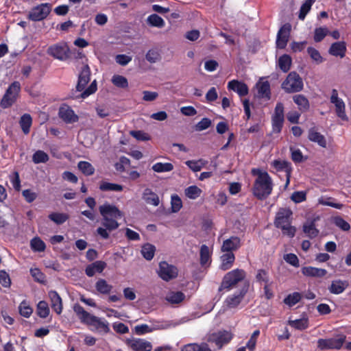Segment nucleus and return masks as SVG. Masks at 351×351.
I'll return each mask as SVG.
<instances>
[{"mask_svg": "<svg viewBox=\"0 0 351 351\" xmlns=\"http://www.w3.org/2000/svg\"><path fill=\"white\" fill-rule=\"evenodd\" d=\"M246 276L243 269H235L228 272L223 277L222 285H236Z\"/></svg>", "mask_w": 351, "mask_h": 351, "instance_id": "nucleus-12", "label": "nucleus"}, {"mask_svg": "<svg viewBox=\"0 0 351 351\" xmlns=\"http://www.w3.org/2000/svg\"><path fill=\"white\" fill-rule=\"evenodd\" d=\"M73 311L81 322L92 327V330L103 333L109 332V324L105 319L90 314L79 304L74 305Z\"/></svg>", "mask_w": 351, "mask_h": 351, "instance_id": "nucleus-1", "label": "nucleus"}, {"mask_svg": "<svg viewBox=\"0 0 351 351\" xmlns=\"http://www.w3.org/2000/svg\"><path fill=\"white\" fill-rule=\"evenodd\" d=\"M112 82L119 88H125L128 86V82L126 77L120 75H114L112 77Z\"/></svg>", "mask_w": 351, "mask_h": 351, "instance_id": "nucleus-48", "label": "nucleus"}, {"mask_svg": "<svg viewBox=\"0 0 351 351\" xmlns=\"http://www.w3.org/2000/svg\"><path fill=\"white\" fill-rule=\"evenodd\" d=\"M99 189L103 191H121L123 186L118 184L102 182L99 185Z\"/></svg>", "mask_w": 351, "mask_h": 351, "instance_id": "nucleus-45", "label": "nucleus"}, {"mask_svg": "<svg viewBox=\"0 0 351 351\" xmlns=\"http://www.w3.org/2000/svg\"><path fill=\"white\" fill-rule=\"evenodd\" d=\"M304 233L310 238H315L319 233L313 221L306 222L303 226Z\"/></svg>", "mask_w": 351, "mask_h": 351, "instance_id": "nucleus-40", "label": "nucleus"}, {"mask_svg": "<svg viewBox=\"0 0 351 351\" xmlns=\"http://www.w3.org/2000/svg\"><path fill=\"white\" fill-rule=\"evenodd\" d=\"M211 125V121L208 118H203L199 122L195 125L197 131H202L210 127Z\"/></svg>", "mask_w": 351, "mask_h": 351, "instance_id": "nucleus-64", "label": "nucleus"}, {"mask_svg": "<svg viewBox=\"0 0 351 351\" xmlns=\"http://www.w3.org/2000/svg\"><path fill=\"white\" fill-rule=\"evenodd\" d=\"M106 266V264L104 262L96 261L86 267V274L88 276H93L95 273H101Z\"/></svg>", "mask_w": 351, "mask_h": 351, "instance_id": "nucleus-30", "label": "nucleus"}, {"mask_svg": "<svg viewBox=\"0 0 351 351\" xmlns=\"http://www.w3.org/2000/svg\"><path fill=\"white\" fill-rule=\"evenodd\" d=\"M202 190L197 186H190L185 189V195L191 199H195L200 196Z\"/></svg>", "mask_w": 351, "mask_h": 351, "instance_id": "nucleus-47", "label": "nucleus"}, {"mask_svg": "<svg viewBox=\"0 0 351 351\" xmlns=\"http://www.w3.org/2000/svg\"><path fill=\"white\" fill-rule=\"evenodd\" d=\"M302 272L306 276L322 277L326 274L324 269H319L313 267H304L302 269Z\"/></svg>", "mask_w": 351, "mask_h": 351, "instance_id": "nucleus-32", "label": "nucleus"}, {"mask_svg": "<svg viewBox=\"0 0 351 351\" xmlns=\"http://www.w3.org/2000/svg\"><path fill=\"white\" fill-rule=\"evenodd\" d=\"M171 209L173 213L178 212L182 206V200L179 197V196L177 195H174L171 196Z\"/></svg>", "mask_w": 351, "mask_h": 351, "instance_id": "nucleus-60", "label": "nucleus"}, {"mask_svg": "<svg viewBox=\"0 0 351 351\" xmlns=\"http://www.w3.org/2000/svg\"><path fill=\"white\" fill-rule=\"evenodd\" d=\"M127 344L134 351H151L152 349L149 342L141 339L128 340Z\"/></svg>", "mask_w": 351, "mask_h": 351, "instance_id": "nucleus-22", "label": "nucleus"}, {"mask_svg": "<svg viewBox=\"0 0 351 351\" xmlns=\"http://www.w3.org/2000/svg\"><path fill=\"white\" fill-rule=\"evenodd\" d=\"M291 32V25L285 24L279 29L277 34L276 47L278 49H284L287 46Z\"/></svg>", "mask_w": 351, "mask_h": 351, "instance_id": "nucleus-19", "label": "nucleus"}, {"mask_svg": "<svg viewBox=\"0 0 351 351\" xmlns=\"http://www.w3.org/2000/svg\"><path fill=\"white\" fill-rule=\"evenodd\" d=\"M302 298V295L298 292H294L289 294L283 300L284 303L291 307L299 302Z\"/></svg>", "mask_w": 351, "mask_h": 351, "instance_id": "nucleus-38", "label": "nucleus"}, {"mask_svg": "<svg viewBox=\"0 0 351 351\" xmlns=\"http://www.w3.org/2000/svg\"><path fill=\"white\" fill-rule=\"evenodd\" d=\"M51 302V308L58 315L62 311V303L60 296L56 291H50L49 293Z\"/></svg>", "mask_w": 351, "mask_h": 351, "instance_id": "nucleus-28", "label": "nucleus"}, {"mask_svg": "<svg viewBox=\"0 0 351 351\" xmlns=\"http://www.w3.org/2000/svg\"><path fill=\"white\" fill-rule=\"evenodd\" d=\"M235 256L232 252H225L220 257L221 264L219 268L223 271L230 269L234 262Z\"/></svg>", "mask_w": 351, "mask_h": 351, "instance_id": "nucleus-26", "label": "nucleus"}, {"mask_svg": "<svg viewBox=\"0 0 351 351\" xmlns=\"http://www.w3.org/2000/svg\"><path fill=\"white\" fill-rule=\"evenodd\" d=\"M51 5L49 3H41L34 7L28 14V19L32 21H40L49 15L51 12Z\"/></svg>", "mask_w": 351, "mask_h": 351, "instance_id": "nucleus-9", "label": "nucleus"}, {"mask_svg": "<svg viewBox=\"0 0 351 351\" xmlns=\"http://www.w3.org/2000/svg\"><path fill=\"white\" fill-rule=\"evenodd\" d=\"M99 210L102 217L118 220L123 216V213L117 206L108 203H105L100 206Z\"/></svg>", "mask_w": 351, "mask_h": 351, "instance_id": "nucleus-14", "label": "nucleus"}, {"mask_svg": "<svg viewBox=\"0 0 351 351\" xmlns=\"http://www.w3.org/2000/svg\"><path fill=\"white\" fill-rule=\"evenodd\" d=\"M200 263L204 266L210 263V252L209 247L206 245H202L200 248Z\"/></svg>", "mask_w": 351, "mask_h": 351, "instance_id": "nucleus-35", "label": "nucleus"}, {"mask_svg": "<svg viewBox=\"0 0 351 351\" xmlns=\"http://www.w3.org/2000/svg\"><path fill=\"white\" fill-rule=\"evenodd\" d=\"M30 274L35 281L38 283L45 282V276L38 268H32L30 269Z\"/></svg>", "mask_w": 351, "mask_h": 351, "instance_id": "nucleus-59", "label": "nucleus"}, {"mask_svg": "<svg viewBox=\"0 0 351 351\" xmlns=\"http://www.w3.org/2000/svg\"><path fill=\"white\" fill-rule=\"evenodd\" d=\"M145 58L150 63H156L160 60L161 56L156 49H150L147 52Z\"/></svg>", "mask_w": 351, "mask_h": 351, "instance_id": "nucleus-53", "label": "nucleus"}, {"mask_svg": "<svg viewBox=\"0 0 351 351\" xmlns=\"http://www.w3.org/2000/svg\"><path fill=\"white\" fill-rule=\"evenodd\" d=\"M49 156L42 150L36 151L32 156V160L35 164L46 162L49 160Z\"/></svg>", "mask_w": 351, "mask_h": 351, "instance_id": "nucleus-52", "label": "nucleus"}, {"mask_svg": "<svg viewBox=\"0 0 351 351\" xmlns=\"http://www.w3.org/2000/svg\"><path fill=\"white\" fill-rule=\"evenodd\" d=\"M130 134H131V136H132L134 138H135L136 139H137L138 141H149L150 139V136H149L148 134H147L143 131H141V130H137V131L132 130L130 132Z\"/></svg>", "mask_w": 351, "mask_h": 351, "instance_id": "nucleus-62", "label": "nucleus"}, {"mask_svg": "<svg viewBox=\"0 0 351 351\" xmlns=\"http://www.w3.org/2000/svg\"><path fill=\"white\" fill-rule=\"evenodd\" d=\"M333 201L334 199L332 197H322L318 199V203L319 204L331 206L337 209H341L343 208L342 204L335 203Z\"/></svg>", "mask_w": 351, "mask_h": 351, "instance_id": "nucleus-49", "label": "nucleus"}, {"mask_svg": "<svg viewBox=\"0 0 351 351\" xmlns=\"http://www.w3.org/2000/svg\"><path fill=\"white\" fill-rule=\"evenodd\" d=\"M247 291V287H243L234 294L228 295L225 300L226 306L229 308H236L241 302Z\"/></svg>", "mask_w": 351, "mask_h": 351, "instance_id": "nucleus-18", "label": "nucleus"}, {"mask_svg": "<svg viewBox=\"0 0 351 351\" xmlns=\"http://www.w3.org/2000/svg\"><path fill=\"white\" fill-rule=\"evenodd\" d=\"M241 247V239L238 237H231L223 241L221 246V252H232Z\"/></svg>", "mask_w": 351, "mask_h": 351, "instance_id": "nucleus-21", "label": "nucleus"}, {"mask_svg": "<svg viewBox=\"0 0 351 351\" xmlns=\"http://www.w3.org/2000/svg\"><path fill=\"white\" fill-rule=\"evenodd\" d=\"M291 164L287 161L282 160H274L273 162V166L277 170H284L287 173L290 174L291 171Z\"/></svg>", "mask_w": 351, "mask_h": 351, "instance_id": "nucleus-56", "label": "nucleus"}, {"mask_svg": "<svg viewBox=\"0 0 351 351\" xmlns=\"http://www.w3.org/2000/svg\"><path fill=\"white\" fill-rule=\"evenodd\" d=\"M330 102L335 106V112L337 117L343 121H348V117L345 112V103L338 97V92L336 89L332 90Z\"/></svg>", "mask_w": 351, "mask_h": 351, "instance_id": "nucleus-15", "label": "nucleus"}, {"mask_svg": "<svg viewBox=\"0 0 351 351\" xmlns=\"http://www.w3.org/2000/svg\"><path fill=\"white\" fill-rule=\"evenodd\" d=\"M166 304L172 307L179 306L186 299L185 294L180 291H169L163 297Z\"/></svg>", "mask_w": 351, "mask_h": 351, "instance_id": "nucleus-13", "label": "nucleus"}, {"mask_svg": "<svg viewBox=\"0 0 351 351\" xmlns=\"http://www.w3.org/2000/svg\"><path fill=\"white\" fill-rule=\"evenodd\" d=\"M252 172L253 175L257 176L252 188L254 195L259 199H266L271 193L273 189L271 177L267 172L259 169H254Z\"/></svg>", "mask_w": 351, "mask_h": 351, "instance_id": "nucleus-2", "label": "nucleus"}, {"mask_svg": "<svg viewBox=\"0 0 351 351\" xmlns=\"http://www.w3.org/2000/svg\"><path fill=\"white\" fill-rule=\"evenodd\" d=\"M155 250L156 247L154 245L150 243H146L142 247L141 254L145 259L150 261L154 256Z\"/></svg>", "mask_w": 351, "mask_h": 351, "instance_id": "nucleus-39", "label": "nucleus"}, {"mask_svg": "<svg viewBox=\"0 0 351 351\" xmlns=\"http://www.w3.org/2000/svg\"><path fill=\"white\" fill-rule=\"evenodd\" d=\"M58 114L59 117L67 123H73L78 121V116L67 106L60 107Z\"/></svg>", "mask_w": 351, "mask_h": 351, "instance_id": "nucleus-20", "label": "nucleus"}, {"mask_svg": "<svg viewBox=\"0 0 351 351\" xmlns=\"http://www.w3.org/2000/svg\"><path fill=\"white\" fill-rule=\"evenodd\" d=\"M152 169L155 172H169L173 169V165L169 162H157L152 166Z\"/></svg>", "mask_w": 351, "mask_h": 351, "instance_id": "nucleus-42", "label": "nucleus"}, {"mask_svg": "<svg viewBox=\"0 0 351 351\" xmlns=\"http://www.w3.org/2000/svg\"><path fill=\"white\" fill-rule=\"evenodd\" d=\"M278 64L280 69L284 72H287L290 69L291 59L288 55H283L280 57Z\"/></svg>", "mask_w": 351, "mask_h": 351, "instance_id": "nucleus-50", "label": "nucleus"}, {"mask_svg": "<svg viewBox=\"0 0 351 351\" xmlns=\"http://www.w3.org/2000/svg\"><path fill=\"white\" fill-rule=\"evenodd\" d=\"M333 223L343 231H348L350 228V224L341 217H335Z\"/></svg>", "mask_w": 351, "mask_h": 351, "instance_id": "nucleus-58", "label": "nucleus"}, {"mask_svg": "<svg viewBox=\"0 0 351 351\" xmlns=\"http://www.w3.org/2000/svg\"><path fill=\"white\" fill-rule=\"evenodd\" d=\"M77 167L86 176H91L95 172V168L93 166L86 161L79 162Z\"/></svg>", "mask_w": 351, "mask_h": 351, "instance_id": "nucleus-41", "label": "nucleus"}, {"mask_svg": "<svg viewBox=\"0 0 351 351\" xmlns=\"http://www.w3.org/2000/svg\"><path fill=\"white\" fill-rule=\"evenodd\" d=\"M89 81L90 80L87 79H82L80 77L78 79V82L76 88L77 90L79 92L82 91V93L80 94V97L82 98H86L88 97L89 95L95 93V91L97 89V82L95 80L92 82V83L86 89H84Z\"/></svg>", "mask_w": 351, "mask_h": 351, "instance_id": "nucleus-16", "label": "nucleus"}, {"mask_svg": "<svg viewBox=\"0 0 351 351\" xmlns=\"http://www.w3.org/2000/svg\"><path fill=\"white\" fill-rule=\"evenodd\" d=\"M32 119L29 114H24L20 119L19 123L24 134H27L29 132L32 125Z\"/></svg>", "mask_w": 351, "mask_h": 351, "instance_id": "nucleus-37", "label": "nucleus"}, {"mask_svg": "<svg viewBox=\"0 0 351 351\" xmlns=\"http://www.w3.org/2000/svg\"><path fill=\"white\" fill-rule=\"evenodd\" d=\"M307 52L311 58L315 61L317 63H321L323 61V58L321 56L319 52L313 47H308Z\"/></svg>", "mask_w": 351, "mask_h": 351, "instance_id": "nucleus-61", "label": "nucleus"}, {"mask_svg": "<svg viewBox=\"0 0 351 351\" xmlns=\"http://www.w3.org/2000/svg\"><path fill=\"white\" fill-rule=\"evenodd\" d=\"M303 82L300 76L296 72H291L282 84V88L286 93H297L303 89Z\"/></svg>", "mask_w": 351, "mask_h": 351, "instance_id": "nucleus-4", "label": "nucleus"}, {"mask_svg": "<svg viewBox=\"0 0 351 351\" xmlns=\"http://www.w3.org/2000/svg\"><path fill=\"white\" fill-rule=\"evenodd\" d=\"M233 335L227 330H219L213 332L208 338V341L213 343L216 346L221 349L222 347L228 344L232 339Z\"/></svg>", "mask_w": 351, "mask_h": 351, "instance_id": "nucleus-8", "label": "nucleus"}, {"mask_svg": "<svg viewBox=\"0 0 351 351\" xmlns=\"http://www.w3.org/2000/svg\"><path fill=\"white\" fill-rule=\"evenodd\" d=\"M292 211L289 208H280L276 216L275 226L282 230L284 234L290 237H294L296 229L290 225Z\"/></svg>", "mask_w": 351, "mask_h": 351, "instance_id": "nucleus-3", "label": "nucleus"}, {"mask_svg": "<svg viewBox=\"0 0 351 351\" xmlns=\"http://www.w3.org/2000/svg\"><path fill=\"white\" fill-rule=\"evenodd\" d=\"M328 34L329 30L326 27L316 28L315 29L314 40L315 42H320Z\"/></svg>", "mask_w": 351, "mask_h": 351, "instance_id": "nucleus-55", "label": "nucleus"}, {"mask_svg": "<svg viewBox=\"0 0 351 351\" xmlns=\"http://www.w3.org/2000/svg\"><path fill=\"white\" fill-rule=\"evenodd\" d=\"M268 282V273L264 269H258L256 275V282L258 284H267Z\"/></svg>", "mask_w": 351, "mask_h": 351, "instance_id": "nucleus-57", "label": "nucleus"}, {"mask_svg": "<svg viewBox=\"0 0 351 351\" xmlns=\"http://www.w3.org/2000/svg\"><path fill=\"white\" fill-rule=\"evenodd\" d=\"M147 22L149 25L158 28H162L165 25V21L156 14L149 15L147 19Z\"/></svg>", "mask_w": 351, "mask_h": 351, "instance_id": "nucleus-36", "label": "nucleus"}, {"mask_svg": "<svg viewBox=\"0 0 351 351\" xmlns=\"http://www.w3.org/2000/svg\"><path fill=\"white\" fill-rule=\"evenodd\" d=\"M102 225L103 227H99L97 229V232L104 239L109 238V232L113 231L117 229L119 226V223L115 219H110L108 217H102Z\"/></svg>", "mask_w": 351, "mask_h": 351, "instance_id": "nucleus-11", "label": "nucleus"}, {"mask_svg": "<svg viewBox=\"0 0 351 351\" xmlns=\"http://www.w3.org/2000/svg\"><path fill=\"white\" fill-rule=\"evenodd\" d=\"M346 45L343 41L335 42L332 43L328 50L330 55L343 58L346 55Z\"/></svg>", "mask_w": 351, "mask_h": 351, "instance_id": "nucleus-25", "label": "nucleus"}, {"mask_svg": "<svg viewBox=\"0 0 351 351\" xmlns=\"http://www.w3.org/2000/svg\"><path fill=\"white\" fill-rule=\"evenodd\" d=\"M19 313L25 317H29L33 312L32 308L26 301H23L19 306Z\"/></svg>", "mask_w": 351, "mask_h": 351, "instance_id": "nucleus-51", "label": "nucleus"}, {"mask_svg": "<svg viewBox=\"0 0 351 351\" xmlns=\"http://www.w3.org/2000/svg\"><path fill=\"white\" fill-rule=\"evenodd\" d=\"M48 217L56 224L60 225L64 223L69 217L66 213H52L49 215Z\"/></svg>", "mask_w": 351, "mask_h": 351, "instance_id": "nucleus-44", "label": "nucleus"}, {"mask_svg": "<svg viewBox=\"0 0 351 351\" xmlns=\"http://www.w3.org/2000/svg\"><path fill=\"white\" fill-rule=\"evenodd\" d=\"M228 88L235 91L240 97L247 95L249 91L248 87L245 83L236 80H231L228 82Z\"/></svg>", "mask_w": 351, "mask_h": 351, "instance_id": "nucleus-24", "label": "nucleus"}, {"mask_svg": "<svg viewBox=\"0 0 351 351\" xmlns=\"http://www.w3.org/2000/svg\"><path fill=\"white\" fill-rule=\"evenodd\" d=\"M289 325L292 328L299 330H304L308 328V318H302L295 320H289Z\"/></svg>", "mask_w": 351, "mask_h": 351, "instance_id": "nucleus-34", "label": "nucleus"}, {"mask_svg": "<svg viewBox=\"0 0 351 351\" xmlns=\"http://www.w3.org/2000/svg\"><path fill=\"white\" fill-rule=\"evenodd\" d=\"M258 96L269 99L271 97L270 84L268 81L260 80L256 84Z\"/></svg>", "mask_w": 351, "mask_h": 351, "instance_id": "nucleus-27", "label": "nucleus"}, {"mask_svg": "<svg viewBox=\"0 0 351 351\" xmlns=\"http://www.w3.org/2000/svg\"><path fill=\"white\" fill-rule=\"evenodd\" d=\"M89 81L90 80L87 79H82L80 77L78 79V82L76 88L77 90L79 92L82 91V93L80 94V97L82 98H86L88 97L89 95L95 93V91L97 89V82L95 80L92 82V83L86 89H84Z\"/></svg>", "mask_w": 351, "mask_h": 351, "instance_id": "nucleus-17", "label": "nucleus"}, {"mask_svg": "<svg viewBox=\"0 0 351 351\" xmlns=\"http://www.w3.org/2000/svg\"><path fill=\"white\" fill-rule=\"evenodd\" d=\"M185 163L193 171L197 172L199 171L207 162L200 159L198 160H187Z\"/></svg>", "mask_w": 351, "mask_h": 351, "instance_id": "nucleus-46", "label": "nucleus"}, {"mask_svg": "<svg viewBox=\"0 0 351 351\" xmlns=\"http://www.w3.org/2000/svg\"><path fill=\"white\" fill-rule=\"evenodd\" d=\"M309 141L317 143L322 147L326 148L327 142L324 135L319 133L315 128L309 129L308 132Z\"/></svg>", "mask_w": 351, "mask_h": 351, "instance_id": "nucleus-23", "label": "nucleus"}, {"mask_svg": "<svg viewBox=\"0 0 351 351\" xmlns=\"http://www.w3.org/2000/svg\"><path fill=\"white\" fill-rule=\"evenodd\" d=\"M47 53L54 58L64 61L69 58L70 49L64 43H57L47 49Z\"/></svg>", "mask_w": 351, "mask_h": 351, "instance_id": "nucleus-7", "label": "nucleus"}, {"mask_svg": "<svg viewBox=\"0 0 351 351\" xmlns=\"http://www.w3.org/2000/svg\"><path fill=\"white\" fill-rule=\"evenodd\" d=\"M294 102L298 105L302 112H306L309 109V102L307 98L303 95H295L293 97Z\"/></svg>", "mask_w": 351, "mask_h": 351, "instance_id": "nucleus-31", "label": "nucleus"}, {"mask_svg": "<svg viewBox=\"0 0 351 351\" xmlns=\"http://www.w3.org/2000/svg\"><path fill=\"white\" fill-rule=\"evenodd\" d=\"M31 247L36 252H43L45 249V243L38 237H35L30 242Z\"/></svg>", "mask_w": 351, "mask_h": 351, "instance_id": "nucleus-54", "label": "nucleus"}, {"mask_svg": "<svg viewBox=\"0 0 351 351\" xmlns=\"http://www.w3.org/2000/svg\"><path fill=\"white\" fill-rule=\"evenodd\" d=\"M284 122V119L272 117V131L280 133Z\"/></svg>", "mask_w": 351, "mask_h": 351, "instance_id": "nucleus-63", "label": "nucleus"}, {"mask_svg": "<svg viewBox=\"0 0 351 351\" xmlns=\"http://www.w3.org/2000/svg\"><path fill=\"white\" fill-rule=\"evenodd\" d=\"M21 89L19 82H13L7 89L5 95H3L1 101V106L3 108H6L12 106L16 101V97Z\"/></svg>", "mask_w": 351, "mask_h": 351, "instance_id": "nucleus-5", "label": "nucleus"}, {"mask_svg": "<svg viewBox=\"0 0 351 351\" xmlns=\"http://www.w3.org/2000/svg\"><path fill=\"white\" fill-rule=\"evenodd\" d=\"M182 351H212L209 346L206 343H189L185 345Z\"/></svg>", "mask_w": 351, "mask_h": 351, "instance_id": "nucleus-33", "label": "nucleus"}, {"mask_svg": "<svg viewBox=\"0 0 351 351\" xmlns=\"http://www.w3.org/2000/svg\"><path fill=\"white\" fill-rule=\"evenodd\" d=\"M143 199L147 204L157 206L160 204V199L157 194L153 192L150 189H145L143 193Z\"/></svg>", "mask_w": 351, "mask_h": 351, "instance_id": "nucleus-29", "label": "nucleus"}, {"mask_svg": "<svg viewBox=\"0 0 351 351\" xmlns=\"http://www.w3.org/2000/svg\"><path fill=\"white\" fill-rule=\"evenodd\" d=\"M346 337L344 335H339L335 338L319 339L317 341V347L320 350L337 349L342 348L346 341Z\"/></svg>", "mask_w": 351, "mask_h": 351, "instance_id": "nucleus-6", "label": "nucleus"}, {"mask_svg": "<svg viewBox=\"0 0 351 351\" xmlns=\"http://www.w3.org/2000/svg\"><path fill=\"white\" fill-rule=\"evenodd\" d=\"M158 274L162 280L169 281L178 276V270L174 265H170L166 261H162L159 263Z\"/></svg>", "mask_w": 351, "mask_h": 351, "instance_id": "nucleus-10", "label": "nucleus"}, {"mask_svg": "<svg viewBox=\"0 0 351 351\" xmlns=\"http://www.w3.org/2000/svg\"><path fill=\"white\" fill-rule=\"evenodd\" d=\"M49 312L48 304L45 301H40L37 305V315L41 318H46Z\"/></svg>", "mask_w": 351, "mask_h": 351, "instance_id": "nucleus-43", "label": "nucleus"}]
</instances>
